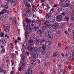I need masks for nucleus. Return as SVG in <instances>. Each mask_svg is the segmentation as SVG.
Masks as SVG:
<instances>
[{"instance_id":"nucleus-1","label":"nucleus","mask_w":74,"mask_h":74,"mask_svg":"<svg viewBox=\"0 0 74 74\" xmlns=\"http://www.w3.org/2000/svg\"><path fill=\"white\" fill-rule=\"evenodd\" d=\"M51 44V43L49 42H46L44 45L42 47L39 48L40 51H41V52L42 55H44L45 53V49L47 47H48L50 46V45Z\"/></svg>"},{"instance_id":"nucleus-2","label":"nucleus","mask_w":74,"mask_h":74,"mask_svg":"<svg viewBox=\"0 0 74 74\" xmlns=\"http://www.w3.org/2000/svg\"><path fill=\"white\" fill-rule=\"evenodd\" d=\"M29 51H32L33 49L34 50V53H38L40 52V48H38L37 47H30L29 49Z\"/></svg>"},{"instance_id":"nucleus-3","label":"nucleus","mask_w":74,"mask_h":74,"mask_svg":"<svg viewBox=\"0 0 74 74\" xmlns=\"http://www.w3.org/2000/svg\"><path fill=\"white\" fill-rule=\"evenodd\" d=\"M30 26H28L27 25L26 26V29H27V31L25 32V39H27V35H28V34L29 33V32H31V30H32V29L30 28Z\"/></svg>"},{"instance_id":"nucleus-4","label":"nucleus","mask_w":74,"mask_h":74,"mask_svg":"<svg viewBox=\"0 0 74 74\" xmlns=\"http://www.w3.org/2000/svg\"><path fill=\"white\" fill-rule=\"evenodd\" d=\"M48 30V32H47L45 34V36L46 37L49 36L51 34L52 32H53V30L52 29V28L51 27H49Z\"/></svg>"},{"instance_id":"nucleus-5","label":"nucleus","mask_w":74,"mask_h":74,"mask_svg":"<svg viewBox=\"0 0 74 74\" xmlns=\"http://www.w3.org/2000/svg\"><path fill=\"white\" fill-rule=\"evenodd\" d=\"M59 23H56L53 24V26H51V27H52L53 29H55V30L58 27H59Z\"/></svg>"},{"instance_id":"nucleus-6","label":"nucleus","mask_w":74,"mask_h":74,"mask_svg":"<svg viewBox=\"0 0 74 74\" xmlns=\"http://www.w3.org/2000/svg\"><path fill=\"white\" fill-rule=\"evenodd\" d=\"M63 18V16L61 15H59L57 17V20L58 22H60L62 21Z\"/></svg>"},{"instance_id":"nucleus-7","label":"nucleus","mask_w":74,"mask_h":74,"mask_svg":"<svg viewBox=\"0 0 74 74\" xmlns=\"http://www.w3.org/2000/svg\"><path fill=\"white\" fill-rule=\"evenodd\" d=\"M28 46L29 47H33V44H31L33 43V40H30L28 42Z\"/></svg>"},{"instance_id":"nucleus-8","label":"nucleus","mask_w":74,"mask_h":74,"mask_svg":"<svg viewBox=\"0 0 74 74\" xmlns=\"http://www.w3.org/2000/svg\"><path fill=\"white\" fill-rule=\"evenodd\" d=\"M70 1L67 0H60V3H66V4H69Z\"/></svg>"},{"instance_id":"nucleus-9","label":"nucleus","mask_w":74,"mask_h":74,"mask_svg":"<svg viewBox=\"0 0 74 74\" xmlns=\"http://www.w3.org/2000/svg\"><path fill=\"white\" fill-rule=\"evenodd\" d=\"M49 21L51 22H55V17H53V16H51L50 18Z\"/></svg>"},{"instance_id":"nucleus-10","label":"nucleus","mask_w":74,"mask_h":74,"mask_svg":"<svg viewBox=\"0 0 74 74\" xmlns=\"http://www.w3.org/2000/svg\"><path fill=\"white\" fill-rule=\"evenodd\" d=\"M26 60H27V59L25 56L23 55L21 58L22 62L23 63V62H25Z\"/></svg>"},{"instance_id":"nucleus-11","label":"nucleus","mask_w":74,"mask_h":74,"mask_svg":"<svg viewBox=\"0 0 74 74\" xmlns=\"http://www.w3.org/2000/svg\"><path fill=\"white\" fill-rule=\"evenodd\" d=\"M45 25L46 26L48 27V26H52V25L49 24V21H45Z\"/></svg>"},{"instance_id":"nucleus-12","label":"nucleus","mask_w":74,"mask_h":74,"mask_svg":"<svg viewBox=\"0 0 74 74\" xmlns=\"http://www.w3.org/2000/svg\"><path fill=\"white\" fill-rule=\"evenodd\" d=\"M38 54H34L33 55V57L34 58V59H35V60H37V59L38 58Z\"/></svg>"},{"instance_id":"nucleus-13","label":"nucleus","mask_w":74,"mask_h":74,"mask_svg":"<svg viewBox=\"0 0 74 74\" xmlns=\"http://www.w3.org/2000/svg\"><path fill=\"white\" fill-rule=\"evenodd\" d=\"M45 41L44 40H40L38 41V45H41L42 43L43 42H44Z\"/></svg>"},{"instance_id":"nucleus-14","label":"nucleus","mask_w":74,"mask_h":74,"mask_svg":"<svg viewBox=\"0 0 74 74\" xmlns=\"http://www.w3.org/2000/svg\"><path fill=\"white\" fill-rule=\"evenodd\" d=\"M50 64V62H45L44 64V65L45 67H48L49 66V65Z\"/></svg>"},{"instance_id":"nucleus-15","label":"nucleus","mask_w":74,"mask_h":74,"mask_svg":"<svg viewBox=\"0 0 74 74\" xmlns=\"http://www.w3.org/2000/svg\"><path fill=\"white\" fill-rule=\"evenodd\" d=\"M25 7H31V6H30V4H29L28 2H26L25 5Z\"/></svg>"},{"instance_id":"nucleus-16","label":"nucleus","mask_w":74,"mask_h":74,"mask_svg":"<svg viewBox=\"0 0 74 74\" xmlns=\"http://www.w3.org/2000/svg\"><path fill=\"white\" fill-rule=\"evenodd\" d=\"M44 33V31L43 30H39L37 32V33L38 34H41V33Z\"/></svg>"},{"instance_id":"nucleus-17","label":"nucleus","mask_w":74,"mask_h":74,"mask_svg":"<svg viewBox=\"0 0 74 74\" xmlns=\"http://www.w3.org/2000/svg\"><path fill=\"white\" fill-rule=\"evenodd\" d=\"M26 22L28 24H30V20H29L27 19V18H26L25 20Z\"/></svg>"},{"instance_id":"nucleus-18","label":"nucleus","mask_w":74,"mask_h":74,"mask_svg":"<svg viewBox=\"0 0 74 74\" xmlns=\"http://www.w3.org/2000/svg\"><path fill=\"white\" fill-rule=\"evenodd\" d=\"M27 46V44L26 43H24L23 45V49H26V47Z\"/></svg>"},{"instance_id":"nucleus-19","label":"nucleus","mask_w":74,"mask_h":74,"mask_svg":"<svg viewBox=\"0 0 74 74\" xmlns=\"http://www.w3.org/2000/svg\"><path fill=\"white\" fill-rule=\"evenodd\" d=\"M26 11L27 13V14H29V13H30V12H31L30 11V10L27 8L26 9Z\"/></svg>"},{"instance_id":"nucleus-20","label":"nucleus","mask_w":74,"mask_h":74,"mask_svg":"<svg viewBox=\"0 0 74 74\" xmlns=\"http://www.w3.org/2000/svg\"><path fill=\"white\" fill-rule=\"evenodd\" d=\"M63 2H60V4L62 7H66V4L64 3H62Z\"/></svg>"},{"instance_id":"nucleus-21","label":"nucleus","mask_w":74,"mask_h":74,"mask_svg":"<svg viewBox=\"0 0 74 74\" xmlns=\"http://www.w3.org/2000/svg\"><path fill=\"white\" fill-rule=\"evenodd\" d=\"M62 10L63 11H64V12H66L67 11V9L66 8H62Z\"/></svg>"},{"instance_id":"nucleus-22","label":"nucleus","mask_w":74,"mask_h":74,"mask_svg":"<svg viewBox=\"0 0 74 74\" xmlns=\"http://www.w3.org/2000/svg\"><path fill=\"white\" fill-rule=\"evenodd\" d=\"M1 40H2V42L3 44L4 45H5V44L6 43L5 41L3 39H1Z\"/></svg>"},{"instance_id":"nucleus-23","label":"nucleus","mask_w":74,"mask_h":74,"mask_svg":"<svg viewBox=\"0 0 74 74\" xmlns=\"http://www.w3.org/2000/svg\"><path fill=\"white\" fill-rule=\"evenodd\" d=\"M25 67H26V66H25V63H23L21 66V69H24L25 68Z\"/></svg>"},{"instance_id":"nucleus-24","label":"nucleus","mask_w":74,"mask_h":74,"mask_svg":"<svg viewBox=\"0 0 74 74\" xmlns=\"http://www.w3.org/2000/svg\"><path fill=\"white\" fill-rule=\"evenodd\" d=\"M11 56L12 59H14L15 58V54L13 53L11 55Z\"/></svg>"},{"instance_id":"nucleus-25","label":"nucleus","mask_w":74,"mask_h":74,"mask_svg":"<svg viewBox=\"0 0 74 74\" xmlns=\"http://www.w3.org/2000/svg\"><path fill=\"white\" fill-rule=\"evenodd\" d=\"M28 73L29 74H32V71L31 69H29L28 71Z\"/></svg>"},{"instance_id":"nucleus-26","label":"nucleus","mask_w":74,"mask_h":74,"mask_svg":"<svg viewBox=\"0 0 74 74\" xmlns=\"http://www.w3.org/2000/svg\"><path fill=\"white\" fill-rule=\"evenodd\" d=\"M64 19L65 21H68V20L69 19V18L68 17V16H66L64 18Z\"/></svg>"},{"instance_id":"nucleus-27","label":"nucleus","mask_w":74,"mask_h":74,"mask_svg":"<svg viewBox=\"0 0 74 74\" xmlns=\"http://www.w3.org/2000/svg\"><path fill=\"white\" fill-rule=\"evenodd\" d=\"M47 27H48L46 25L45 26H44L42 27V29L43 30H45V29H47Z\"/></svg>"},{"instance_id":"nucleus-28","label":"nucleus","mask_w":74,"mask_h":74,"mask_svg":"<svg viewBox=\"0 0 74 74\" xmlns=\"http://www.w3.org/2000/svg\"><path fill=\"white\" fill-rule=\"evenodd\" d=\"M11 1L10 2L11 3V4H13L14 3H15V0H11Z\"/></svg>"},{"instance_id":"nucleus-29","label":"nucleus","mask_w":74,"mask_h":74,"mask_svg":"<svg viewBox=\"0 0 74 74\" xmlns=\"http://www.w3.org/2000/svg\"><path fill=\"white\" fill-rule=\"evenodd\" d=\"M5 53V49L4 48L2 49L1 51V53Z\"/></svg>"},{"instance_id":"nucleus-30","label":"nucleus","mask_w":74,"mask_h":74,"mask_svg":"<svg viewBox=\"0 0 74 74\" xmlns=\"http://www.w3.org/2000/svg\"><path fill=\"white\" fill-rule=\"evenodd\" d=\"M37 37H38V36H37V35H34V39H36V38H37Z\"/></svg>"},{"instance_id":"nucleus-31","label":"nucleus","mask_w":74,"mask_h":74,"mask_svg":"<svg viewBox=\"0 0 74 74\" xmlns=\"http://www.w3.org/2000/svg\"><path fill=\"white\" fill-rule=\"evenodd\" d=\"M6 30H9V28L10 27V25H8V27H7V26H8V25H6Z\"/></svg>"},{"instance_id":"nucleus-32","label":"nucleus","mask_w":74,"mask_h":74,"mask_svg":"<svg viewBox=\"0 0 74 74\" xmlns=\"http://www.w3.org/2000/svg\"><path fill=\"white\" fill-rule=\"evenodd\" d=\"M51 14H47V18H50V17H51Z\"/></svg>"},{"instance_id":"nucleus-33","label":"nucleus","mask_w":74,"mask_h":74,"mask_svg":"<svg viewBox=\"0 0 74 74\" xmlns=\"http://www.w3.org/2000/svg\"><path fill=\"white\" fill-rule=\"evenodd\" d=\"M61 15H62V16H64L66 15V13L64 12H63L61 14Z\"/></svg>"},{"instance_id":"nucleus-34","label":"nucleus","mask_w":74,"mask_h":74,"mask_svg":"<svg viewBox=\"0 0 74 74\" xmlns=\"http://www.w3.org/2000/svg\"><path fill=\"white\" fill-rule=\"evenodd\" d=\"M1 37H4V33L3 32H2L1 33V35L0 36Z\"/></svg>"},{"instance_id":"nucleus-35","label":"nucleus","mask_w":74,"mask_h":74,"mask_svg":"<svg viewBox=\"0 0 74 74\" xmlns=\"http://www.w3.org/2000/svg\"><path fill=\"white\" fill-rule=\"evenodd\" d=\"M46 7H47V10H49L51 8V7L49 6V5H46Z\"/></svg>"},{"instance_id":"nucleus-36","label":"nucleus","mask_w":74,"mask_h":74,"mask_svg":"<svg viewBox=\"0 0 74 74\" xmlns=\"http://www.w3.org/2000/svg\"><path fill=\"white\" fill-rule=\"evenodd\" d=\"M64 33L66 36H69V33L67 32V31H65L64 32Z\"/></svg>"},{"instance_id":"nucleus-37","label":"nucleus","mask_w":74,"mask_h":74,"mask_svg":"<svg viewBox=\"0 0 74 74\" xmlns=\"http://www.w3.org/2000/svg\"><path fill=\"white\" fill-rule=\"evenodd\" d=\"M56 33L57 34H58V35H59V34H60V32L59 31H57L56 32Z\"/></svg>"},{"instance_id":"nucleus-38","label":"nucleus","mask_w":74,"mask_h":74,"mask_svg":"<svg viewBox=\"0 0 74 74\" xmlns=\"http://www.w3.org/2000/svg\"><path fill=\"white\" fill-rule=\"evenodd\" d=\"M13 47L12 45H11L9 47L10 49H13V47Z\"/></svg>"},{"instance_id":"nucleus-39","label":"nucleus","mask_w":74,"mask_h":74,"mask_svg":"<svg viewBox=\"0 0 74 74\" xmlns=\"http://www.w3.org/2000/svg\"><path fill=\"white\" fill-rule=\"evenodd\" d=\"M48 38L49 39H52L53 38V36H51L48 37Z\"/></svg>"},{"instance_id":"nucleus-40","label":"nucleus","mask_w":74,"mask_h":74,"mask_svg":"<svg viewBox=\"0 0 74 74\" xmlns=\"http://www.w3.org/2000/svg\"><path fill=\"white\" fill-rule=\"evenodd\" d=\"M37 17V16L36 14H33V18H36Z\"/></svg>"},{"instance_id":"nucleus-41","label":"nucleus","mask_w":74,"mask_h":74,"mask_svg":"<svg viewBox=\"0 0 74 74\" xmlns=\"http://www.w3.org/2000/svg\"><path fill=\"white\" fill-rule=\"evenodd\" d=\"M0 72L1 73H3V69L2 68H1L0 69Z\"/></svg>"},{"instance_id":"nucleus-42","label":"nucleus","mask_w":74,"mask_h":74,"mask_svg":"<svg viewBox=\"0 0 74 74\" xmlns=\"http://www.w3.org/2000/svg\"><path fill=\"white\" fill-rule=\"evenodd\" d=\"M14 21V24H15V25H18V22H17V20H16Z\"/></svg>"},{"instance_id":"nucleus-43","label":"nucleus","mask_w":74,"mask_h":74,"mask_svg":"<svg viewBox=\"0 0 74 74\" xmlns=\"http://www.w3.org/2000/svg\"><path fill=\"white\" fill-rule=\"evenodd\" d=\"M3 73H4V74H5L6 73H7V71L5 70H3Z\"/></svg>"},{"instance_id":"nucleus-44","label":"nucleus","mask_w":74,"mask_h":74,"mask_svg":"<svg viewBox=\"0 0 74 74\" xmlns=\"http://www.w3.org/2000/svg\"><path fill=\"white\" fill-rule=\"evenodd\" d=\"M71 19L72 21H74V18L73 17H71Z\"/></svg>"},{"instance_id":"nucleus-45","label":"nucleus","mask_w":74,"mask_h":74,"mask_svg":"<svg viewBox=\"0 0 74 74\" xmlns=\"http://www.w3.org/2000/svg\"><path fill=\"white\" fill-rule=\"evenodd\" d=\"M62 11V9H59L57 10V11L58 12H60V11Z\"/></svg>"},{"instance_id":"nucleus-46","label":"nucleus","mask_w":74,"mask_h":74,"mask_svg":"<svg viewBox=\"0 0 74 74\" xmlns=\"http://www.w3.org/2000/svg\"><path fill=\"white\" fill-rule=\"evenodd\" d=\"M4 7L6 9H8V7L7 5H5L4 6Z\"/></svg>"},{"instance_id":"nucleus-47","label":"nucleus","mask_w":74,"mask_h":74,"mask_svg":"<svg viewBox=\"0 0 74 74\" xmlns=\"http://www.w3.org/2000/svg\"><path fill=\"white\" fill-rule=\"evenodd\" d=\"M36 22V20L35 19H34L33 20V21H32V23H34Z\"/></svg>"},{"instance_id":"nucleus-48","label":"nucleus","mask_w":74,"mask_h":74,"mask_svg":"<svg viewBox=\"0 0 74 74\" xmlns=\"http://www.w3.org/2000/svg\"><path fill=\"white\" fill-rule=\"evenodd\" d=\"M70 5L69 4H67V3H66V7H68V6H70Z\"/></svg>"},{"instance_id":"nucleus-49","label":"nucleus","mask_w":74,"mask_h":74,"mask_svg":"<svg viewBox=\"0 0 74 74\" xmlns=\"http://www.w3.org/2000/svg\"><path fill=\"white\" fill-rule=\"evenodd\" d=\"M13 19L14 21H16V17H14Z\"/></svg>"},{"instance_id":"nucleus-50","label":"nucleus","mask_w":74,"mask_h":74,"mask_svg":"<svg viewBox=\"0 0 74 74\" xmlns=\"http://www.w3.org/2000/svg\"><path fill=\"white\" fill-rule=\"evenodd\" d=\"M3 11L5 13H6V12H7V10H5V9H4L3 10Z\"/></svg>"},{"instance_id":"nucleus-51","label":"nucleus","mask_w":74,"mask_h":74,"mask_svg":"<svg viewBox=\"0 0 74 74\" xmlns=\"http://www.w3.org/2000/svg\"><path fill=\"white\" fill-rule=\"evenodd\" d=\"M1 20H3L4 19V17H3V16H1Z\"/></svg>"},{"instance_id":"nucleus-52","label":"nucleus","mask_w":74,"mask_h":74,"mask_svg":"<svg viewBox=\"0 0 74 74\" xmlns=\"http://www.w3.org/2000/svg\"><path fill=\"white\" fill-rule=\"evenodd\" d=\"M74 7V5H71V7L70 8L71 9H72V8H73V7Z\"/></svg>"},{"instance_id":"nucleus-53","label":"nucleus","mask_w":74,"mask_h":74,"mask_svg":"<svg viewBox=\"0 0 74 74\" xmlns=\"http://www.w3.org/2000/svg\"><path fill=\"white\" fill-rule=\"evenodd\" d=\"M35 41L38 44V40H36Z\"/></svg>"},{"instance_id":"nucleus-54","label":"nucleus","mask_w":74,"mask_h":74,"mask_svg":"<svg viewBox=\"0 0 74 74\" xmlns=\"http://www.w3.org/2000/svg\"><path fill=\"white\" fill-rule=\"evenodd\" d=\"M36 7L35 6L33 8V11H34L36 10Z\"/></svg>"},{"instance_id":"nucleus-55","label":"nucleus","mask_w":74,"mask_h":74,"mask_svg":"<svg viewBox=\"0 0 74 74\" xmlns=\"http://www.w3.org/2000/svg\"><path fill=\"white\" fill-rule=\"evenodd\" d=\"M61 45H62L61 44H60V43H59L58 46L59 47H61Z\"/></svg>"},{"instance_id":"nucleus-56","label":"nucleus","mask_w":74,"mask_h":74,"mask_svg":"<svg viewBox=\"0 0 74 74\" xmlns=\"http://www.w3.org/2000/svg\"><path fill=\"white\" fill-rule=\"evenodd\" d=\"M7 15H10V12L9 11H7Z\"/></svg>"},{"instance_id":"nucleus-57","label":"nucleus","mask_w":74,"mask_h":74,"mask_svg":"<svg viewBox=\"0 0 74 74\" xmlns=\"http://www.w3.org/2000/svg\"><path fill=\"white\" fill-rule=\"evenodd\" d=\"M38 29V27H37L34 28V29H36V30L37 29Z\"/></svg>"},{"instance_id":"nucleus-58","label":"nucleus","mask_w":74,"mask_h":74,"mask_svg":"<svg viewBox=\"0 0 74 74\" xmlns=\"http://www.w3.org/2000/svg\"><path fill=\"white\" fill-rule=\"evenodd\" d=\"M22 53L23 54H24V55H25V54H26V52H25V51H23Z\"/></svg>"},{"instance_id":"nucleus-59","label":"nucleus","mask_w":74,"mask_h":74,"mask_svg":"<svg viewBox=\"0 0 74 74\" xmlns=\"http://www.w3.org/2000/svg\"><path fill=\"white\" fill-rule=\"evenodd\" d=\"M41 2H42V3H44L45 1V0H41Z\"/></svg>"},{"instance_id":"nucleus-60","label":"nucleus","mask_w":74,"mask_h":74,"mask_svg":"<svg viewBox=\"0 0 74 74\" xmlns=\"http://www.w3.org/2000/svg\"><path fill=\"white\" fill-rule=\"evenodd\" d=\"M40 21H41V22H45V20H44V19L40 20Z\"/></svg>"},{"instance_id":"nucleus-61","label":"nucleus","mask_w":74,"mask_h":74,"mask_svg":"<svg viewBox=\"0 0 74 74\" xmlns=\"http://www.w3.org/2000/svg\"><path fill=\"white\" fill-rule=\"evenodd\" d=\"M54 7H58V5L56 4L54 5Z\"/></svg>"},{"instance_id":"nucleus-62","label":"nucleus","mask_w":74,"mask_h":74,"mask_svg":"<svg viewBox=\"0 0 74 74\" xmlns=\"http://www.w3.org/2000/svg\"><path fill=\"white\" fill-rule=\"evenodd\" d=\"M3 12H0V15H3Z\"/></svg>"},{"instance_id":"nucleus-63","label":"nucleus","mask_w":74,"mask_h":74,"mask_svg":"<svg viewBox=\"0 0 74 74\" xmlns=\"http://www.w3.org/2000/svg\"><path fill=\"white\" fill-rule=\"evenodd\" d=\"M27 55L28 56H29V55H30V54L29 53V52H27Z\"/></svg>"},{"instance_id":"nucleus-64","label":"nucleus","mask_w":74,"mask_h":74,"mask_svg":"<svg viewBox=\"0 0 74 74\" xmlns=\"http://www.w3.org/2000/svg\"><path fill=\"white\" fill-rule=\"evenodd\" d=\"M66 58H67L68 57V53H67L66 54Z\"/></svg>"}]
</instances>
